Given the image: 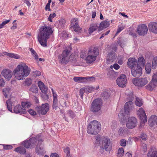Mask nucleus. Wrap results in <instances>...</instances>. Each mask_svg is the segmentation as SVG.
<instances>
[{
	"mask_svg": "<svg viewBox=\"0 0 157 157\" xmlns=\"http://www.w3.org/2000/svg\"><path fill=\"white\" fill-rule=\"evenodd\" d=\"M137 60L134 58H129L128 59L127 64L128 67L132 69L134 68V66L136 65Z\"/></svg>",
	"mask_w": 157,
	"mask_h": 157,
	"instance_id": "5701e85b",
	"label": "nucleus"
},
{
	"mask_svg": "<svg viewBox=\"0 0 157 157\" xmlns=\"http://www.w3.org/2000/svg\"><path fill=\"white\" fill-rule=\"evenodd\" d=\"M101 128V125L98 121L94 120L90 122L87 128V132L92 135L98 134Z\"/></svg>",
	"mask_w": 157,
	"mask_h": 157,
	"instance_id": "39448f33",
	"label": "nucleus"
},
{
	"mask_svg": "<svg viewBox=\"0 0 157 157\" xmlns=\"http://www.w3.org/2000/svg\"><path fill=\"white\" fill-rule=\"evenodd\" d=\"M116 82L119 87H124L126 84L127 79L126 75L124 74L121 75L117 79Z\"/></svg>",
	"mask_w": 157,
	"mask_h": 157,
	"instance_id": "2eb2a0df",
	"label": "nucleus"
},
{
	"mask_svg": "<svg viewBox=\"0 0 157 157\" xmlns=\"http://www.w3.org/2000/svg\"><path fill=\"white\" fill-rule=\"evenodd\" d=\"M38 89L37 86L32 85L30 87L29 90L33 93H37L38 92Z\"/></svg>",
	"mask_w": 157,
	"mask_h": 157,
	"instance_id": "37998d69",
	"label": "nucleus"
},
{
	"mask_svg": "<svg viewBox=\"0 0 157 157\" xmlns=\"http://www.w3.org/2000/svg\"><path fill=\"white\" fill-rule=\"evenodd\" d=\"M38 87L41 92L44 93H46L48 90V88L46 86L44 83L41 81L38 82Z\"/></svg>",
	"mask_w": 157,
	"mask_h": 157,
	"instance_id": "393cba45",
	"label": "nucleus"
},
{
	"mask_svg": "<svg viewBox=\"0 0 157 157\" xmlns=\"http://www.w3.org/2000/svg\"><path fill=\"white\" fill-rule=\"evenodd\" d=\"M120 66L117 63H115L113 64V66L111 65L110 67V68L111 69H113V68L114 69L116 70H118L120 68Z\"/></svg>",
	"mask_w": 157,
	"mask_h": 157,
	"instance_id": "bf43d9fd",
	"label": "nucleus"
},
{
	"mask_svg": "<svg viewBox=\"0 0 157 157\" xmlns=\"http://www.w3.org/2000/svg\"><path fill=\"white\" fill-rule=\"evenodd\" d=\"M157 86V84L151 81L149 84L146 86V87L147 90L150 91H152Z\"/></svg>",
	"mask_w": 157,
	"mask_h": 157,
	"instance_id": "7c9ffc66",
	"label": "nucleus"
},
{
	"mask_svg": "<svg viewBox=\"0 0 157 157\" xmlns=\"http://www.w3.org/2000/svg\"><path fill=\"white\" fill-rule=\"evenodd\" d=\"M117 63L120 65H121L123 63V57L120 56L118 60Z\"/></svg>",
	"mask_w": 157,
	"mask_h": 157,
	"instance_id": "338daca9",
	"label": "nucleus"
},
{
	"mask_svg": "<svg viewBox=\"0 0 157 157\" xmlns=\"http://www.w3.org/2000/svg\"><path fill=\"white\" fill-rule=\"evenodd\" d=\"M98 28H99L98 24L96 23L91 24L88 29L89 33L91 34L94 31L96 30Z\"/></svg>",
	"mask_w": 157,
	"mask_h": 157,
	"instance_id": "bb28decb",
	"label": "nucleus"
},
{
	"mask_svg": "<svg viewBox=\"0 0 157 157\" xmlns=\"http://www.w3.org/2000/svg\"><path fill=\"white\" fill-rule=\"evenodd\" d=\"M1 145L3 146V149L5 150H10L13 148V146L11 145L2 144Z\"/></svg>",
	"mask_w": 157,
	"mask_h": 157,
	"instance_id": "603ef678",
	"label": "nucleus"
},
{
	"mask_svg": "<svg viewBox=\"0 0 157 157\" xmlns=\"http://www.w3.org/2000/svg\"><path fill=\"white\" fill-rule=\"evenodd\" d=\"M135 104L137 106H141L143 104L142 99L137 98L136 99Z\"/></svg>",
	"mask_w": 157,
	"mask_h": 157,
	"instance_id": "c03bdc74",
	"label": "nucleus"
},
{
	"mask_svg": "<svg viewBox=\"0 0 157 157\" xmlns=\"http://www.w3.org/2000/svg\"><path fill=\"white\" fill-rule=\"evenodd\" d=\"M3 54L9 57L12 58H13L16 59H19L20 58V56L18 54L12 53H9L6 52H5Z\"/></svg>",
	"mask_w": 157,
	"mask_h": 157,
	"instance_id": "473e14b6",
	"label": "nucleus"
},
{
	"mask_svg": "<svg viewBox=\"0 0 157 157\" xmlns=\"http://www.w3.org/2000/svg\"><path fill=\"white\" fill-rule=\"evenodd\" d=\"M70 51L66 49L58 56L59 62L61 63H67L69 61Z\"/></svg>",
	"mask_w": 157,
	"mask_h": 157,
	"instance_id": "6e6552de",
	"label": "nucleus"
},
{
	"mask_svg": "<svg viewBox=\"0 0 157 157\" xmlns=\"http://www.w3.org/2000/svg\"><path fill=\"white\" fill-rule=\"evenodd\" d=\"M32 83V80L30 78H27L25 81V85L29 86Z\"/></svg>",
	"mask_w": 157,
	"mask_h": 157,
	"instance_id": "5fc2aeb1",
	"label": "nucleus"
},
{
	"mask_svg": "<svg viewBox=\"0 0 157 157\" xmlns=\"http://www.w3.org/2000/svg\"><path fill=\"white\" fill-rule=\"evenodd\" d=\"M58 101H53V103L52 105V108L54 109L57 110L59 107L58 106Z\"/></svg>",
	"mask_w": 157,
	"mask_h": 157,
	"instance_id": "4d7b16f0",
	"label": "nucleus"
},
{
	"mask_svg": "<svg viewBox=\"0 0 157 157\" xmlns=\"http://www.w3.org/2000/svg\"><path fill=\"white\" fill-rule=\"evenodd\" d=\"M110 25L109 21L106 20L101 22L100 24L99 28L98 31L99 32L100 30L108 27Z\"/></svg>",
	"mask_w": 157,
	"mask_h": 157,
	"instance_id": "b1692460",
	"label": "nucleus"
},
{
	"mask_svg": "<svg viewBox=\"0 0 157 157\" xmlns=\"http://www.w3.org/2000/svg\"><path fill=\"white\" fill-rule=\"evenodd\" d=\"M120 145L122 147H125L127 145V141L124 139L121 140L119 142Z\"/></svg>",
	"mask_w": 157,
	"mask_h": 157,
	"instance_id": "de8ad7c7",
	"label": "nucleus"
},
{
	"mask_svg": "<svg viewBox=\"0 0 157 157\" xmlns=\"http://www.w3.org/2000/svg\"><path fill=\"white\" fill-rule=\"evenodd\" d=\"M96 137V146H101L102 147L104 146L105 149L106 151H109L111 149L112 146L109 139L106 137H103L101 140L99 135H98Z\"/></svg>",
	"mask_w": 157,
	"mask_h": 157,
	"instance_id": "20e7f679",
	"label": "nucleus"
},
{
	"mask_svg": "<svg viewBox=\"0 0 157 157\" xmlns=\"http://www.w3.org/2000/svg\"><path fill=\"white\" fill-rule=\"evenodd\" d=\"M148 157H157V151L155 148L152 147L149 150L147 154Z\"/></svg>",
	"mask_w": 157,
	"mask_h": 157,
	"instance_id": "a878e982",
	"label": "nucleus"
},
{
	"mask_svg": "<svg viewBox=\"0 0 157 157\" xmlns=\"http://www.w3.org/2000/svg\"><path fill=\"white\" fill-rule=\"evenodd\" d=\"M49 105L48 103L43 104L41 106H37L36 109L38 113L42 115H45L49 110Z\"/></svg>",
	"mask_w": 157,
	"mask_h": 157,
	"instance_id": "9b49d317",
	"label": "nucleus"
},
{
	"mask_svg": "<svg viewBox=\"0 0 157 157\" xmlns=\"http://www.w3.org/2000/svg\"><path fill=\"white\" fill-rule=\"evenodd\" d=\"M14 102H15V101L13 100L12 98L8 99L6 102L7 107L8 110L11 112H12V106L14 105V104L13 103Z\"/></svg>",
	"mask_w": 157,
	"mask_h": 157,
	"instance_id": "c85d7f7f",
	"label": "nucleus"
},
{
	"mask_svg": "<svg viewBox=\"0 0 157 157\" xmlns=\"http://www.w3.org/2000/svg\"><path fill=\"white\" fill-rule=\"evenodd\" d=\"M2 74L6 79L9 80L12 77L13 73L9 70L4 69L2 71Z\"/></svg>",
	"mask_w": 157,
	"mask_h": 157,
	"instance_id": "aec40b11",
	"label": "nucleus"
},
{
	"mask_svg": "<svg viewBox=\"0 0 157 157\" xmlns=\"http://www.w3.org/2000/svg\"><path fill=\"white\" fill-rule=\"evenodd\" d=\"M115 52L111 51L108 53L106 59V62L108 64H110L114 61L117 57L116 54H115L117 50L116 47L114 48Z\"/></svg>",
	"mask_w": 157,
	"mask_h": 157,
	"instance_id": "dca6fc26",
	"label": "nucleus"
},
{
	"mask_svg": "<svg viewBox=\"0 0 157 157\" xmlns=\"http://www.w3.org/2000/svg\"><path fill=\"white\" fill-rule=\"evenodd\" d=\"M10 89L9 87L3 90V94L6 98H7L8 95L10 94Z\"/></svg>",
	"mask_w": 157,
	"mask_h": 157,
	"instance_id": "e433bc0d",
	"label": "nucleus"
},
{
	"mask_svg": "<svg viewBox=\"0 0 157 157\" xmlns=\"http://www.w3.org/2000/svg\"><path fill=\"white\" fill-rule=\"evenodd\" d=\"M137 125V122L135 117H129L126 123V127L129 129H132L135 128Z\"/></svg>",
	"mask_w": 157,
	"mask_h": 157,
	"instance_id": "f8f14e48",
	"label": "nucleus"
},
{
	"mask_svg": "<svg viewBox=\"0 0 157 157\" xmlns=\"http://www.w3.org/2000/svg\"><path fill=\"white\" fill-rule=\"evenodd\" d=\"M56 16L55 13L51 14L48 18V20L50 22H52V19L54 18Z\"/></svg>",
	"mask_w": 157,
	"mask_h": 157,
	"instance_id": "052dcab7",
	"label": "nucleus"
},
{
	"mask_svg": "<svg viewBox=\"0 0 157 157\" xmlns=\"http://www.w3.org/2000/svg\"><path fill=\"white\" fill-rule=\"evenodd\" d=\"M124 151L123 148H120L117 151V157H122L124 155Z\"/></svg>",
	"mask_w": 157,
	"mask_h": 157,
	"instance_id": "c9c22d12",
	"label": "nucleus"
},
{
	"mask_svg": "<svg viewBox=\"0 0 157 157\" xmlns=\"http://www.w3.org/2000/svg\"><path fill=\"white\" fill-rule=\"evenodd\" d=\"M14 151L21 154H25L26 152L25 149L24 147L21 146L15 148Z\"/></svg>",
	"mask_w": 157,
	"mask_h": 157,
	"instance_id": "c756f323",
	"label": "nucleus"
},
{
	"mask_svg": "<svg viewBox=\"0 0 157 157\" xmlns=\"http://www.w3.org/2000/svg\"><path fill=\"white\" fill-rule=\"evenodd\" d=\"M133 84L138 87H142L145 85L148 82L147 78H134L132 81Z\"/></svg>",
	"mask_w": 157,
	"mask_h": 157,
	"instance_id": "9d476101",
	"label": "nucleus"
},
{
	"mask_svg": "<svg viewBox=\"0 0 157 157\" xmlns=\"http://www.w3.org/2000/svg\"><path fill=\"white\" fill-rule=\"evenodd\" d=\"M72 27H73L74 31L76 32L78 31L80 29V28L78 24L72 26Z\"/></svg>",
	"mask_w": 157,
	"mask_h": 157,
	"instance_id": "0e129e2a",
	"label": "nucleus"
},
{
	"mask_svg": "<svg viewBox=\"0 0 157 157\" xmlns=\"http://www.w3.org/2000/svg\"><path fill=\"white\" fill-rule=\"evenodd\" d=\"M117 42L118 44L122 47L125 45L124 42L123 40L121 38H119L118 39Z\"/></svg>",
	"mask_w": 157,
	"mask_h": 157,
	"instance_id": "6e6d98bb",
	"label": "nucleus"
},
{
	"mask_svg": "<svg viewBox=\"0 0 157 157\" xmlns=\"http://www.w3.org/2000/svg\"><path fill=\"white\" fill-rule=\"evenodd\" d=\"M14 112L16 113L25 114L26 113V110L22 108L21 105H17L15 106L13 109Z\"/></svg>",
	"mask_w": 157,
	"mask_h": 157,
	"instance_id": "412c9836",
	"label": "nucleus"
},
{
	"mask_svg": "<svg viewBox=\"0 0 157 157\" xmlns=\"http://www.w3.org/2000/svg\"><path fill=\"white\" fill-rule=\"evenodd\" d=\"M31 70L26 64L24 63L19 64L13 71L15 78L20 80L25 79L30 74Z\"/></svg>",
	"mask_w": 157,
	"mask_h": 157,
	"instance_id": "7ed1b4c3",
	"label": "nucleus"
},
{
	"mask_svg": "<svg viewBox=\"0 0 157 157\" xmlns=\"http://www.w3.org/2000/svg\"><path fill=\"white\" fill-rule=\"evenodd\" d=\"M152 68L155 69L157 66V56L154 57L152 61Z\"/></svg>",
	"mask_w": 157,
	"mask_h": 157,
	"instance_id": "79ce46f5",
	"label": "nucleus"
},
{
	"mask_svg": "<svg viewBox=\"0 0 157 157\" xmlns=\"http://www.w3.org/2000/svg\"><path fill=\"white\" fill-rule=\"evenodd\" d=\"M124 29V27L123 26H119L116 33V35H117L121 31Z\"/></svg>",
	"mask_w": 157,
	"mask_h": 157,
	"instance_id": "680f3d73",
	"label": "nucleus"
},
{
	"mask_svg": "<svg viewBox=\"0 0 157 157\" xmlns=\"http://www.w3.org/2000/svg\"><path fill=\"white\" fill-rule=\"evenodd\" d=\"M31 104L29 102L24 101L21 102V105L23 108L24 109L26 108H29L31 106Z\"/></svg>",
	"mask_w": 157,
	"mask_h": 157,
	"instance_id": "ea45409f",
	"label": "nucleus"
},
{
	"mask_svg": "<svg viewBox=\"0 0 157 157\" xmlns=\"http://www.w3.org/2000/svg\"><path fill=\"white\" fill-rule=\"evenodd\" d=\"M10 20H7L4 21L1 24H0V29L2 28L5 25L8 23L10 21Z\"/></svg>",
	"mask_w": 157,
	"mask_h": 157,
	"instance_id": "13d9d810",
	"label": "nucleus"
},
{
	"mask_svg": "<svg viewBox=\"0 0 157 157\" xmlns=\"http://www.w3.org/2000/svg\"><path fill=\"white\" fill-rule=\"evenodd\" d=\"M52 93L53 97V101H58L57 98V95L56 93L53 90L52 88H51Z\"/></svg>",
	"mask_w": 157,
	"mask_h": 157,
	"instance_id": "09e8293b",
	"label": "nucleus"
},
{
	"mask_svg": "<svg viewBox=\"0 0 157 157\" xmlns=\"http://www.w3.org/2000/svg\"><path fill=\"white\" fill-rule=\"evenodd\" d=\"M78 20L77 18H74L71 20V25L73 26L78 24Z\"/></svg>",
	"mask_w": 157,
	"mask_h": 157,
	"instance_id": "864d4df0",
	"label": "nucleus"
},
{
	"mask_svg": "<svg viewBox=\"0 0 157 157\" xmlns=\"http://www.w3.org/2000/svg\"><path fill=\"white\" fill-rule=\"evenodd\" d=\"M145 60L143 57H139L138 59V64L137 65L144 66L145 63Z\"/></svg>",
	"mask_w": 157,
	"mask_h": 157,
	"instance_id": "72a5a7b5",
	"label": "nucleus"
},
{
	"mask_svg": "<svg viewBox=\"0 0 157 157\" xmlns=\"http://www.w3.org/2000/svg\"><path fill=\"white\" fill-rule=\"evenodd\" d=\"M151 65L150 63H147L145 65V69L147 74H149L151 71Z\"/></svg>",
	"mask_w": 157,
	"mask_h": 157,
	"instance_id": "58836bf2",
	"label": "nucleus"
},
{
	"mask_svg": "<svg viewBox=\"0 0 157 157\" xmlns=\"http://www.w3.org/2000/svg\"><path fill=\"white\" fill-rule=\"evenodd\" d=\"M142 69L141 67L139 65H137L132 70V74L133 76L136 77H139L141 76L142 74Z\"/></svg>",
	"mask_w": 157,
	"mask_h": 157,
	"instance_id": "a211bd4d",
	"label": "nucleus"
},
{
	"mask_svg": "<svg viewBox=\"0 0 157 157\" xmlns=\"http://www.w3.org/2000/svg\"><path fill=\"white\" fill-rule=\"evenodd\" d=\"M102 105V101L100 99H96L94 100L91 103L90 109V111L93 113H96L99 111Z\"/></svg>",
	"mask_w": 157,
	"mask_h": 157,
	"instance_id": "0eeeda50",
	"label": "nucleus"
},
{
	"mask_svg": "<svg viewBox=\"0 0 157 157\" xmlns=\"http://www.w3.org/2000/svg\"><path fill=\"white\" fill-rule=\"evenodd\" d=\"M44 94L42 95L41 97L44 100H47L48 99V94L46 93H44Z\"/></svg>",
	"mask_w": 157,
	"mask_h": 157,
	"instance_id": "774afa93",
	"label": "nucleus"
},
{
	"mask_svg": "<svg viewBox=\"0 0 157 157\" xmlns=\"http://www.w3.org/2000/svg\"><path fill=\"white\" fill-rule=\"evenodd\" d=\"M28 111L32 115H35L36 114V112L32 109H29Z\"/></svg>",
	"mask_w": 157,
	"mask_h": 157,
	"instance_id": "69168bd1",
	"label": "nucleus"
},
{
	"mask_svg": "<svg viewBox=\"0 0 157 157\" xmlns=\"http://www.w3.org/2000/svg\"><path fill=\"white\" fill-rule=\"evenodd\" d=\"M67 114L71 117L72 118L75 116V113L71 110H69L67 112Z\"/></svg>",
	"mask_w": 157,
	"mask_h": 157,
	"instance_id": "e2e57ef3",
	"label": "nucleus"
},
{
	"mask_svg": "<svg viewBox=\"0 0 157 157\" xmlns=\"http://www.w3.org/2000/svg\"><path fill=\"white\" fill-rule=\"evenodd\" d=\"M85 89V93L87 94H88L94 91L95 90V88L93 87H90L87 86H84Z\"/></svg>",
	"mask_w": 157,
	"mask_h": 157,
	"instance_id": "f704fd0d",
	"label": "nucleus"
},
{
	"mask_svg": "<svg viewBox=\"0 0 157 157\" xmlns=\"http://www.w3.org/2000/svg\"><path fill=\"white\" fill-rule=\"evenodd\" d=\"M70 149L69 147H66L64 149V152L67 155V157H69L70 156Z\"/></svg>",
	"mask_w": 157,
	"mask_h": 157,
	"instance_id": "3c124183",
	"label": "nucleus"
},
{
	"mask_svg": "<svg viewBox=\"0 0 157 157\" xmlns=\"http://www.w3.org/2000/svg\"><path fill=\"white\" fill-rule=\"evenodd\" d=\"M30 51L34 57L35 59L36 60H37L38 59V56L35 50L33 48H31L30 49Z\"/></svg>",
	"mask_w": 157,
	"mask_h": 157,
	"instance_id": "a18cd8bd",
	"label": "nucleus"
},
{
	"mask_svg": "<svg viewBox=\"0 0 157 157\" xmlns=\"http://www.w3.org/2000/svg\"><path fill=\"white\" fill-rule=\"evenodd\" d=\"M107 74L109 77L111 78H114L117 75V73L112 70L110 71Z\"/></svg>",
	"mask_w": 157,
	"mask_h": 157,
	"instance_id": "4c0bfd02",
	"label": "nucleus"
},
{
	"mask_svg": "<svg viewBox=\"0 0 157 157\" xmlns=\"http://www.w3.org/2000/svg\"><path fill=\"white\" fill-rule=\"evenodd\" d=\"M148 27L150 32L157 34V23L154 22H150L148 24Z\"/></svg>",
	"mask_w": 157,
	"mask_h": 157,
	"instance_id": "6ab92c4d",
	"label": "nucleus"
},
{
	"mask_svg": "<svg viewBox=\"0 0 157 157\" xmlns=\"http://www.w3.org/2000/svg\"><path fill=\"white\" fill-rule=\"evenodd\" d=\"M137 115L140 120L141 123H145L147 121V118L146 113L144 109L140 108L137 111Z\"/></svg>",
	"mask_w": 157,
	"mask_h": 157,
	"instance_id": "f3484780",
	"label": "nucleus"
},
{
	"mask_svg": "<svg viewBox=\"0 0 157 157\" xmlns=\"http://www.w3.org/2000/svg\"><path fill=\"white\" fill-rule=\"evenodd\" d=\"M127 129L124 127H121L118 129L117 133L120 136H123L126 132Z\"/></svg>",
	"mask_w": 157,
	"mask_h": 157,
	"instance_id": "2f4dec72",
	"label": "nucleus"
},
{
	"mask_svg": "<svg viewBox=\"0 0 157 157\" xmlns=\"http://www.w3.org/2000/svg\"><path fill=\"white\" fill-rule=\"evenodd\" d=\"M147 27L146 25L142 24L138 26L136 32L140 36H144L147 34Z\"/></svg>",
	"mask_w": 157,
	"mask_h": 157,
	"instance_id": "4468645a",
	"label": "nucleus"
},
{
	"mask_svg": "<svg viewBox=\"0 0 157 157\" xmlns=\"http://www.w3.org/2000/svg\"><path fill=\"white\" fill-rule=\"evenodd\" d=\"M151 81L152 82H153L157 84V73H154L152 76Z\"/></svg>",
	"mask_w": 157,
	"mask_h": 157,
	"instance_id": "49530a36",
	"label": "nucleus"
},
{
	"mask_svg": "<svg viewBox=\"0 0 157 157\" xmlns=\"http://www.w3.org/2000/svg\"><path fill=\"white\" fill-rule=\"evenodd\" d=\"M53 27L44 25L40 29L38 39L40 43L43 46H47V40L53 32Z\"/></svg>",
	"mask_w": 157,
	"mask_h": 157,
	"instance_id": "f257e3e1",
	"label": "nucleus"
},
{
	"mask_svg": "<svg viewBox=\"0 0 157 157\" xmlns=\"http://www.w3.org/2000/svg\"><path fill=\"white\" fill-rule=\"evenodd\" d=\"M90 78L75 77L73 78V79L75 82H76L84 83L87 82L88 79Z\"/></svg>",
	"mask_w": 157,
	"mask_h": 157,
	"instance_id": "cd10ccee",
	"label": "nucleus"
},
{
	"mask_svg": "<svg viewBox=\"0 0 157 157\" xmlns=\"http://www.w3.org/2000/svg\"><path fill=\"white\" fill-rule=\"evenodd\" d=\"M66 23L65 20L64 19H61L59 21L58 24V27L59 28H61L63 27L65 25Z\"/></svg>",
	"mask_w": 157,
	"mask_h": 157,
	"instance_id": "a19ab883",
	"label": "nucleus"
},
{
	"mask_svg": "<svg viewBox=\"0 0 157 157\" xmlns=\"http://www.w3.org/2000/svg\"><path fill=\"white\" fill-rule=\"evenodd\" d=\"M84 87L81 88L79 90V95L80 97L82 99L83 98V95L84 93H85V90L84 89Z\"/></svg>",
	"mask_w": 157,
	"mask_h": 157,
	"instance_id": "8fccbe9b",
	"label": "nucleus"
},
{
	"mask_svg": "<svg viewBox=\"0 0 157 157\" xmlns=\"http://www.w3.org/2000/svg\"><path fill=\"white\" fill-rule=\"evenodd\" d=\"M148 124L151 127L155 125H157V116L152 115L151 117L148 120Z\"/></svg>",
	"mask_w": 157,
	"mask_h": 157,
	"instance_id": "4be33fe9",
	"label": "nucleus"
},
{
	"mask_svg": "<svg viewBox=\"0 0 157 157\" xmlns=\"http://www.w3.org/2000/svg\"><path fill=\"white\" fill-rule=\"evenodd\" d=\"M134 98V95L132 93L130 94L128 98V99L130 101L126 102L124 105V113L121 111L118 115L120 122L123 124L126 121L127 119L129 117L130 113L134 107V104L132 101Z\"/></svg>",
	"mask_w": 157,
	"mask_h": 157,
	"instance_id": "f03ea898",
	"label": "nucleus"
},
{
	"mask_svg": "<svg viewBox=\"0 0 157 157\" xmlns=\"http://www.w3.org/2000/svg\"><path fill=\"white\" fill-rule=\"evenodd\" d=\"M41 140V142H39L38 141H37V145L36 148V152L39 155H43L45 153V151L44 149L43 146L42 145V143L43 141L41 137L39 136V139Z\"/></svg>",
	"mask_w": 157,
	"mask_h": 157,
	"instance_id": "ddd939ff",
	"label": "nucleus"
},
{
	"mask_svg": "<svg viewBox=\"0 0 157 157\" xmlns=\"http://www.w3.org/2000/svg\"><path fill=\"white\" fill-rule=\"evenodd\" d=\"M99 54V50L95 47L90 48L87 52V55L85 58V60L87 63H91L96 59Z\"/></svg>",
	"mask_w": 157,
	"mask_h": 157,
	"instance_id": "423d86ee",
	"label": "nucleus"
},
{
	"mask_svg": "<svg viewBox=\"0 0 157 157\" xmlns=\"http://www.w3.org/2000/svg\"><path fill=\"white\" fill-rule=\"evenodd\" d=\"M39 136H36L35 137L30 138L29 140L25 141L23 142L24 146L26 148L34 147L37 143V141L41 142V140L39 139Z\"/></svg>",
	"mask_w": 157,
	"mask_h": 157,
	"instance_id": "1a4fd4ad",
	"label": "nucleus"
}]
</instances>
